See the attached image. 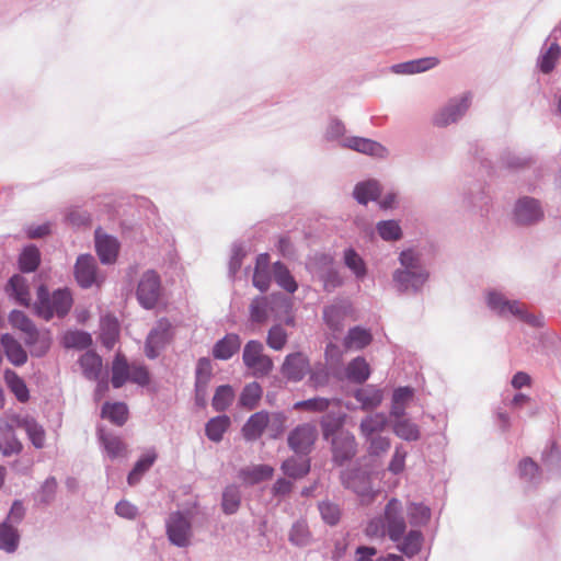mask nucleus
Masks as SVG:
<instances>
[{"instance_id":"1","label":"nucleus","mask_w":561,"mask_h":561,"mask_svg":"<svg viewBox=\"0 0 561 561\" xmlns=\"http://www.w3.org/2000/svg\"><path fill=\"white\" fill-rule=\"evenodd\" d=\"M398 260L400 267L392 273L394 288L399 293H420L430 277L420 254L412 249H407L399 254Z\"/></svg>"},{"instance_id":"2","label":"nucleus","mask_w":561,"mask_h":561,"mask_svg":"<svg viewBox=\"0 0 561 561\" xmlns=\"http://www.w3.org/2000/svg\"><path fill=\"white\" fill-rule=\"evenodd\" d=\"M250 320L253 323L264 324L271 318L283 320L287 325H294L290 316V302L279 295L254 297L249 306Z\"/></svg>"},{"instance_id":"3","label":"nucleus","mask_w":561,"mask_h":561,"mask_svg":"<svg viewBox=\"0 0 561 561\" xmlns=\"http://www.w3.org/2000/svg\"><path fill=\"white\" fill-rule=\"evenodd\" d=\"M405 529L407 525L401 503L397 499H391L386 505L383 522L371 520L366 531L369 536L387 534L392 541L399 542L403 538Z\"/></svg>"},{"instance_id":"4","label":"nucleus","mask_w":561,"mask_h":561,"mask_svg":"<svg viewBox=\"0 0 561 561\" xmlns=\"http://www.w3.org/2000/svg\"><path fill=\"white\" fill-rule=\"evenodd\" d=\"M485 304L492 312L500 317L507 318L512 316L531 327L541 325V319L529 313L523 302L519 300H511L496 289L485 291Z\"/></svg>"},{"instance_id":"5","label":"nucleus","mask_w":561,"mask_h":561,"mask_svg":"<svg viewBox=\"0 0 561 561\" xmlns=\"http://www.w3.org/2000/svg\"><path fill=\"white\" fill-rule=\"evenodd\" d=\"M72 302V296L68 289H58L49 295L46 286L41 285L34 308L38 317L48 321L55 316L64 318L71 309Z\"/></svg>"},{"instance_id":"6","label":"nucleus","mask_w":561,"mask_h":561,"mask_svg":"<svg viewBox=\"0 0 561 561\" xmlns=\"http://www.w3.org/2000/svg\"><path fill=\"white\" fill-rule=\"evenodd\" d=\"M472 103V94L465 92L449 99L443 106L435 111L432 124L438 128H445L458 123L468 112Z\"/></svg>"},{"instance_id":"7","label":"nucleus","mask_w":561,"mask_h":561,"mask_svg":"<svg viewBox=\"0 0 561 561\" xmlns=\"http://www.w3.org/2000/svg\"><path fill=\"white\" fill-rule=\"evenodd\" d=\"M242 360L254 377L267 376L274 367L272 358L264 354V346L260 341L251 340L243 348Z\"/></svg>"},{"instance_id":"8","label":"nucleus","mask_w":561,"mask_h":561,"mask_svg":"<svg viewBox=\"0 0 561 561\" xmlns=\"http://www.w3.org/2000/svg\"><path fill=\"white\" fill-rule=\"evenodd\" d=\"M545 211L541 203L530 196L519 197L513 208V220L519 226H533L541 221Z\"/></svg>"},{"instance_id":"9","label":"nucleus","mask_w":561,"mask_h":561,"mask_svg":"<svg viewBox=\"0 0 561 561\" xmlns=\"http://www.w3.org/2000/svg\"><path fill=\"white\" fill-rule=\"evenodd\" d=\"M161 296L160 276L154 271H147L142 274L138 288L137 298L146 309L153 308Z\"/></svg>"},{"instance_id":"10","label":"nucleus","mask_w":561,"mask_h":561,"mask_svg":"<svg viewBox=\"0 0 561 561\" xmlns=\"http://www.w3.org/2000/svg\"><path fill=\"white\" fill-rule=\"evenodd\" d=\"M342 483L345 488L353 490L359 497L363 504H369L374 497L375 492L371 489L369 477L360 470H346L341 476Z\"/></svg>"},{"instance_id":"11","label":"nucleus","mask_w":561,"mask_h":561,"mask_svg":"<svg viewBox=\"0 0 561 561\" xmlns=\"http://www.w3.org/2000/svg\"><path fill=\"white\" fill-rule=\"evenodd\" d=\"M310 371V360L301 352L288 354L280 367L282 375L294 382L302 380Z\"/></svg>"},{"instance_id":"12","label":"nucleus","mask_w":561,"mask_h":561,"mask_svg":"<svg viewBox=\"0 0 561 561\" xmlns=\"http://www.w3.org/2000/svg\"><path fill=\"white\" fill-rule=\"evenodd\" d=\"M167 535L173 545L186 547L192 535L191 523L182 513H172L167 522Z\"/></svg>"},{"instance_id":"13","label":"nucleus","mask_w":561,"mask_h":561,"mask_svg":"<svg viewBox=\"0 0 561 561\" xmlns=\"http://www.w3.org/2000/svg\"><path fill=\"white\" fill-rule=\"evenodd\" d=\"M288 446L296 454L310 453L316 442V427L313 424H300L296 426L288 435Z\"/></svg>"},{"instance_id":"14","label":"nucleus","mask_w":561,"mask_h":561,"mask_svg":"<svg viewBox=\"0 0 561 561\" xmlns=\"http://www.w3.org/2000/svg\"><path fill=\"white\" fill-rule=\"evenodd\" d=\"M171 323L168 319H160L157 325L150 331L146 341V355L154 358L158 351L171 339Z\"/></svg>"},{"instance_id":"15","label":"nucleus","mask_w":561,"mask_h":561,"mask_svg":"<svg viewBox=\"0 0 561 561\" xmlns=\"http://www.w3.org/2000/svg\"><path fill=\"white\" fill-rule=\"evenodd\" d=\"M342 146L377 159L389 157V150L383 145L369 138L348 137L343 140Z\"/></svg>"},{"instance_id":"16","label":"nucleus","mask_w":561,"mask_h":561,"mask_svg":"<svg viewBox=\"0 0 561 561\" xmlns=\"http://www.w3.org/2000/svg\"><path fill=\"white\" fill-rule=\"evenodd\" d=\"M75 276L78 284L83 288H89L93 284L99 285L96 277V264L92 255L84 254L77 259Z\"/></svg>"},{"instance_id":"17","label":"nucleus","mask_w":561,"mask_h":561,"mask_svg":"<svg viewBox=\"0 0 561 561\" xmlns=\"http://www.w3.org/2000/svg\"><path fill=\"white\" fill-rule=\"evenodd\" d=\"M333 458L336 462L343 463L354 457L356 453V440L353 434L348 432H339L332 442Z\"/></svg>"},{"instance_id":"18","label":"nucleus","mask_w":561,"mask_h":561,"mask_svg":"<svg viewBox=\"0 0 561 561\" xmlns=\"http://www.w3.org/2000/svg\"><path fill=\"white\" fill-rule=\"evenodd\" d=\"M382 186L376 179H367L355 184L353 197L360 205H367L380 197Z\"/></svg>"},{"instance_id":"19","label":"nucleus","mask_w":561,"mask_h":561,"mask_svg":"<svg viewBox=\"0 0 561 561\" xmlns=\"http://www.w3.org/2000/svg\"><path fill=\"white\" fill-rule=\"evenodd\" d=\"M351 312L352 304L348 300H340L324 308L323 320L332 330L337 331Z\"/></svg>"},{"instance_id":"20","label":"nucleus","mask_w":561,"mask_h":561,"mask_svg":"<svg viewBox=\"0 0 561 561\" xmlns=\"http://www.w3.org/2000/svg\"><path fill=\"white\" fill-rule=\"evenodd\" d=\"M95 249L102 263L110 264L116 261L119 244L118 241L107 234L95 232Z\"/></svg>"},{"instance_id":"21","label":"nucleus","mask_w":561,"mask_h":561,"mask_svg":"<svg viewBox=\"0 0 561 561\" xmlns=\"http://www.w3.org/2000/svg\"><path fill=\"white\" fill-rule=\"evenodd\" d=\"M322 265L323 267L320 278L323 284V289L331 293L343 285L344 278L339 268L333 265V261L330 255H324L322 259Z\"/></svg>"},{"instance_id":"22","label":"nucleus","mask_w":561,"mask_h":561,"mask_svg":"<svg viewBox=\"0 0 561 561\" xmlns=\"http://www.w3.org/2000/svg\"><path fill=\"white\" fill-rule=\"evenodd\" d=\"M270 424V414L261 411L252 414L242 427V434L247 440H255L261 437Z\"/></svg>"},{"instance_id":"23","label":"nucleus","mask_w":561,"mask_h":561,"mask_svg":"<svg viewBox=\"0 0 561 561\" xmlns=\"http://www.w3.org/2000/svg\"><path fill=\"white\" fill-rule=\"evenodd\" d=\"M241 346V339L238 334L229 333L219 340L213 347V356L216 359L227 360L231 358Z\"/></svg>"},{"instance_id":"24","label":"nucleus","mask_w":561,"mask_h":561,"mask_svg":"<svg viewBox=\"0 0 561 561\" xmlns=\"http://www.w3.org/2000/svg\"><path fill=\"white\" fill-rule=\"evenodd\" d=\"M1 345L4 350L7 358L15 366H22L27 360V353L21 343L10 334L1 336Z\"/></svg>"},{"instance_id":"25","label":"nucleus","mask_w":561,"mask_h":561,"mask_svg":"<svg viewBox=\"0 0 561 561\" xmlns=\"http://www.w3.org/2000/svg\"><path fill=\"white\" fill-rule=\"evenodd\" d=\"M252 283L262 293L268 289L271 284L268 254L263 253L256 257Z\"/></svg>"},{"instance_id":"26","label":"nucleus","mask_w":561,"mask_h":561,"mask_svg":"<svg viewBox=\"0 0 561 561\" xmlns=\"http://www.w3.org/2000/svg\"><path fill=\"white\" fill-rule=\"evenodd\" d=\"M388 425V419L383 413H374L362 420L359 424L360 435L366 439L380 435Z\"/></svg>"},{"instance_id":"27","label":"nucleus","mask_w":561,"mask_h":561,"mask_svg":"<svg viewBox=\"0 0 561 561\" xmlns=\"http://www.w3.org/2000/svg\"><path fill=\"white\" fill-rule=\"evenodd\" d=\"M343 261L357 280L362 282L365 279L368 273L367 265L364 259L354 249L348 248L344 251Z\"/></svg>"},{"instance_id":"28","label":"nucleus","mask_w":561,"mask_h":561,"mask_svg":"<svg viewBox=\"0 0 561 561\" xmlns=\"http://www.w3.org/2000/svg\"><path fill=\"white\" fill-rule=\"evenodd\" d=\"M373 340L371 333L362 328L354 327L348 330L347 335L344 339V347L346 350H362Z\"/></svg>"},{"instance_id":"29","label":"nucleus","mask_w":561,"mask_h":561,"mask_svg":"<svg viewBox=\"0 0 561 561\" xmlns=\"http://www.w3.org/2000/svg\"><path fill=\"white\" fill-rule=\"evenodd\" d=\"M101 416L107 419L115 425L122 426L128 419L127 405L123 402H105L102 408Z\"/></svg>"},{"instance_id":"30","label":"nucleus","mask_w":561,"mask_h":561,"mask_svg":"<svg viewBox=\"0 0 561 561\" xmlns=\"http://www.w3.org/2000/svg\"><path fill=\"white\" fill-rule=\"evenodd\" d=\"M25 344L30 347L33 356L41 357L47 353L50 347L51 339L48 332L41 333L37 329L34 334L24 336Z\"/></svg>"},{"instance_id":"31","label":"nucleus","mask_w":561,"mask_h":561,"mask_svg":"<svg viewBox=\"0 0 561 561\" xmlns=\"http://www.w3.org/2000/svg\"><path fill=\"white\" fill-rule=\"evenodd\" d=\"M274 469L268 465H257L252 468L242 469L239 473L240 479L249 484H255L263 480L271 479Z\"/></svg>"},{"instance_id":"32","label":"nucleus","mask_w":561,"mask_h":561,"mask_svg":"<svg viewBox=\"0 0 561 561\" xmlns=\"http://www.w3.org/2000/svg\"><path fill=\"white\" fill-rule=\"evenodd\" d=\"M355 399L360 403L362 409L370 410L377 408L382 401V393L379 389L373 386L358 389L355 394Z\"/></svg>"},{"instance_id":"33","label":"nucleus","mask_w":561,"mask_h":561,"mask_svg":"<svg viewBox=\"0 0 561 561\" xmlns=\"http://www.w3.org/2000/svg\"><path fill=\"white\" fill-rule=\"evenodd\" d=\"M4 380L8 388L20 402H26L30 399L28 389L24 380L15 371L7 369L4 371Z\"/></svg>"},{"instance_id":"34","label":"nucleus","mask_w":561,"mask_h":561,"mask_svg":"<svg viewBox=\"0 0 561 561\" xmlns=\"http://www.w3.org/2000/svg\"><path fill=\"white\" fill-rule=\"evenodd\" d=\"M376 231L378 236L387 242L399 241L403 236L399 221L394 219L381 220L377 222Z\"/></svg>"},{"instance_id":"35","label":"nucleus","mask_w":561,"mask_h":561,"mask_svg":"<svg viewBox=\"0 0 561 561\" xmlns=\"http://www.w3.org/2000/svg\"><path fill=\"white\" fill-rule=\"evenodd\" d=\"M130 365L122 355H116L112 366V385L114 388H121L126 381H129Z\"/></svg>"},{"instance_id":"36","label":"nucleus","mask_w":561,"mask_h":561,"mask_svg":"<svg viewBox=\"0 0 561 561\" xmlns=\"http://www.w3.org/2000/svg\"><path fill=\"white\" fill-rule=\"evenodd\" d=\"M393 433L401 439L412 442L420 438V428L408 419L394 420L392 424Z\"/></svg>"},{"instance_id":"37","label":"nucleus","mask_w":561,"mask_h":561,"mask_svg":"<svg viewBox=\"0 0 561 561\" xmlns=\"http://www.w3.org/2000/svg\"><path fill=\"white\" fill-rule=\"evenodd\" d=\"M83 374L89 379H98L102 369V358L94 352L84 353L79 359Z\"/></svg>"},{"instance_id":"38","label":"nucleus","mask_w":561,"mask_h":561,"mask_svg":"<svg viewBox=\"0 0 561 561\" xmlns=\"http://www.w3.org/2000/svg\"><path fill=\"white\" fill-rule=\"evenodd\" d=\"M284 473L291 478H302L310 471V462L307 459L290 457L282 465Z\"/></svg>"},{"instance_id":"39","label":"nucleus","mask_w":561,"mask_h":561,"mask_svg":"<svg viewBox=\"0 0 561 561\" xmlns=\"http://www.w3.org/2000/svg\"><path fill=\"white\" fill-rule=\"evenodd\" d=\"M229 425L230 419L227 415L213 417L206 424V435L213 442H220Z\"/></svg>"},{"instance_id":"40","label":"nucleus","mask_w":561,"mask_h":561,"mask_svg":"<svg viewBox=\"0 0 561 561\" xmlns=\"http://www.w3.org/2000/svg\"><path fill=\"white\" fill-rule=\"evenodd\" d=\"M346 375L348 379L362 383L370 375L369 365L365 358L356 357L347 365Z\"/></svg>"},{"instance_id":"41","label":"nucleus","mask_w":561,"mask_h":561,"mask_svg":"<svg viewBox=\"0 0 561 561\" xmlns=\"http://www.w3.org/2000/svg\"><path fill=\"white\" fill-rule=\"evenodd\" d=\"M407 514L412 526H424L431 518V510L422 503H409Z\"/></svg>"},{"instance_id":"42","label":"nucleus","mask_w":561,"mask_h":561,"mask_svg":"<svg viewBox=\"0 0 561 561\" xmlns=\"http://www.w3.org/2000/svg\"><path fill=\"white\" fill-rule=\"evenodd\" d=\"M263 390L259 382L248 383L240 396V404L249 410H252L259 403L262 397Z\"/></svg>"},{"instance_id":"43","label":"nucleus","mask_w":561,"mask_h":561,"mask_svg":"<svg viewBox=\"0 0 561 561\" xmlns=\"http://www.w3.org/2000/svg\"><path fill=\"white\" fill-rule=\"evenodd\" d=\"M100 439L111 458L123 457L126 455V445L121 437L101 433Z\"/></svg>"},{"instance_id":"44","label":"nucleus","mask_w":561,"mask_h":561,"mask_svg":"<svg viewBox=\"0 0 561 561\" xmlns=\"http://www.w3.org/2000/svg\"><path fill=\"white\" fill-rule=\"evenodd\" d=\"M19 534L14 527L3 523L0 525V549L13 552L18 548Z\"/></svg>"},{"instance_id":"45","label":"nucleus","mask_w":561,"mask_h":561,"mask_svg":"<svg viewBox=\"0 0 561 561\" xmlns=\"http://www.w3.org/2000/svg\"><path fill=\"white\" fill-rule=\"evenodd\" d=\"M561 55V47L557 43H552L546 51H542L538 58V66L543 73L553 70L557 60Z\"/></svg>"},{"instance_id":"46","label":"nucleus","mask_w":561,"mask_h":561,"mask_svg":"<svg viewBox=\"0 0 561 561\" xmlns=\"http://www.w3.org/2000/svg\"><path fill=\"white\" fill-rule=\"evenodd\" d=\"M157 459L156 453H147L135 465L134 469L128 474V483L130 485L137 483L141 476L153 465Z\"/></svg>"},{"instance_id":"47","label":"nucleus","mask_w":561,"mask_h":561,"mask_svg":"<svg viewBox=\"0 0 561 561\" xmlns=\"http://www.w3.org/2000/svg\"><path fill=\"white\" fill-rule=\"evenodd\" d=\"M41 262V255L37 248L31 245L23 250L20 255L19 264L22 272H34Z\"/></svg>"},{"instance_id":"48","label":"nucleus","mask_w":561,"mask_h":561,"mask_svg":"<svg viewBox=\"0 0 561 561\" xmlns=\"http://www.w3.org/2000/svg\"><path fill=\"white\" fill-rule=\"evenodd\" d=\"M234 391L229 385L219 386L213 398V408L218 411H225L233 401Z\"/></svg>"},{"instance_id":"49","label":"nucleus","mask_w":561,"mask_h":561,"mask_svg":"<svg viewBox=\"0 0 561 561\" xmlns=\"http://www.w3.org/2000/svg\"><path fill=\"white\" fill-rule=\"evenodd\" d=\"M422 545V534L420 530H411L403 538V541L398 545V548L408 557L416 554Z\"/></svg>"},{"instance_id":"50","label":"nucleus","mask_w":561,"mask_h":561,"mask_svg":"<svg viewBox=\"0 0 561 561\" xmlns=\"http://www.w3.org/2000/svg\"><path fill=\"white\" fill-rule=\"evenodd\" d=\"M64 345L67 348L83 350L91 345L92 339L90 334L82 331H69L64 335Z\"/></svg>"},{"instance_id":"51","label":"nucleus","mask_w":561,"mask_h":561,"mask_svg":"<svg viewBox=\"0 0 561 561\" xmlns=\"http://www.w3.org/2000/svg\"><path fill=\"white\" fill-rule=\"evenodd\" d=\"M288 334L280 324H274L267 332L266 344L274 351H282L287 344Z\"/></svg>"},{"instance_id":"52","label":"nucleus","mask_w":561,"mask_h":561,"mask_svg":"<svg viewBox=\"0 0 561 561\" xmlns=\"http://www.w3.org/2000/svg\"><path fill=\"white\" fill-rule=\"evenodd\" d=\"M25 419H21L15 414H8L0 417V435L3 440L10 439L14 436L16 428H22Z\"/></svg>"},{"instance_id":"53","label":"nucleus","mask_w":561,"mask_h":561,"mask_svg":"<svg viewBox=\"0 0 561 561\" xmlns=\"http://www.w3.org/2000/svg\"><path fill=\"white\" fill-rule=\"evenodd\" d=\"M274 277L276 283L288 293L297 289V284L285 265L277 262L274 264Z\"/></svg>"},{"instance_id":"54","label":"nucleus","mask_w":561,"mask_h":561,"mask_svg":"<svg viewBox=\"0 0 561 561\" xmlns=\"http://www.w3.org/2000/svg\"><path fill=\"white\" fill-rule=\"evenodd\" d=\"M9 321L13 328L23 332L25 336L35 333L36 327L22 311L13 310L9 316Z\"/></svg>"},{"instance_id":"55","label":"nucleus","mask_w":561,"mask_h":561,"mask_svg":"<svg viewBox=\"0 0 561 561\" xmlns=\"http://www.w3.org/2000/svg\"><path fill=\"white\" fill-rule=\"evenodd\" d=\"M22 428L25 430L32 444L36 448H42L44 446L45 432L34 420L25 419Z\"/></svg>"},{"instance_id":"56","label":"nucleus","mask_w":561,"mask_h":561,"mask_svg":"<svg viewBox=\"0 0 561 561\" xmlns=\"http://www.w3.org/2000/svg\"><path fill=\"white\" fill-rule=\"evenodd\" d=\"M9 285L14 293L15 299L21 305L28 306L31 298L25 279L19 275H14L11 277Z\"/></svg>"},{"instance_id":"57","label":"nucleus","mask_w":561,"mask_h":561,"mask_svg":"<svg viewBox=\"0 0 561 561\" xmlns=\"http://www.w3.org/2000/svg\"><path fill=\"white\" fill-rule=\"evenodd\" d=\"M240 505V492L237 486H227L222 494V508L226 513H234Z\"/></svg>"},{"instance_id":"58","label":"nucleus","mask_w":561,"mask_h":561,"mask_svg":"<svg viewBox=\"0 0 561 561\" xmlns=\"http://www.w3.org/2000/svg\"><path fill=\"white\" fill-rule=\"evenodd\" d=\"M368 443V453L373 456L386 454L390 448V439L386 436L377 435L365 439Z\"/></svg>"},{"instance_id":"59","label":"nucleus","mask_w":561,"mask_h":561,"mask_svg":"<svg viewBox=\"0 0 561 561\" xmlns=\"http://www.w3.org/2000/svg\"><path fill=\"white\" fill-rule=\"evenodd\" d=\"M213 375V365L209 358L203 357L198 360L196 367V382L201 386H207Z\"/></svg>"},{"instance_id":"60","label":"nucleus","mask_w":561,"mask_h":561,"mask_svg":"<svg viewBox=\"0 0 561 561\" xmlns=\"http://www.w3.org/2000/svg\"><path fill=\"white\" fill-rule=\"evenodd\" d=\"M286 416L283 413H273L270 415V424L267 431L271 438H278L285 431Z\"/></svg>"},{"instance_id":"61","label":"nucleus","mask_w":561,"mask_h":561,"mask_svg":"<svg viewBox=\"0 0 561 561\" xmlns=\"http://www.w3.org/2000/svg\"><path fill=\"white\" fill-rule=\"evenodd\" d=\"M322 519L329 525H335L341 517V512L337 505L333 503H322L319 506Z\"/></svg>"},{"instance_id":"62","label":"nucleus","mask_w":561,"mask_h":561,"mask_svg":"<svg viewBox=\"0 0 561 561\" xmlns=\"http://www.w3.org/2000/svg\"><path fill=\"white\" fill-rule=\"evenodd\" d=\"M519 476L527 482H535L538 473V466L530 459L525 458L518 466Z\"/></svg>"},{"instance_id":"63","label":"nucleus","mask_w":561,"mask_h":561,"mask_svg":"<svg viewBox=\"0 0 561 561\" xmlns=\"http://www.w3.org/2000/svg\"><path fill=\"white\" fill-rule=\"evenodd\" d=\"M407 451L402 446H397L388 466L390 472L398 474L403 471L405 465Z\"/></svg>"},{"instance_id":"64","label":"nucleus","mask_w":561,"mask_h":561,"mask_svg":"<svg viewBox=\"0 0 561 561\" xmlns=\"http://www.w3.org/2000/svg\"><path fill=\"white\" fill-rule=\"evenodd\" d=\"M129 381L145 386L149 382V373L145 366L139 364L130 365Z\"/></svg>"}]
</instances>
